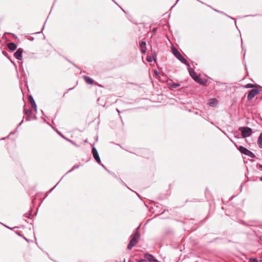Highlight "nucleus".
Listing matches in <instances>:
<instances>
[{"label": "nucleus", "instance_id": "obj_18", "mask_svg": "<svg viewBox=\"0 0 262 262\" xmlns=\"http://www.w3.org/2000/svg\"><path fill=\"white\" fill-rule=\"evenodd\" d=\"M256 86H257V85H255L252 83H248L245 85V88H247V89L254 88H256Z\"/></svg>", "mask_w": 262, "mask_h": 262}, {"label": "nucleus", "instance_id": "obj_25", "mask_svg": "<svg viewBox=\"0 0 262 262\" xmlns=\"http://www.w3.org/2000/svg\"><path fill=\"white\" fill-rule=\"evenodd\" d=\"M153 57H154V60L155 61H156V59H157V57H156V54H155L153 55Z\"/></svg>", "mask_w": 262, "mask_h": 262}, {"label": "nucleus", "instance_id": "obj_6", "mask_svg": "<svg viewBox=\"0 0 262 262\" xmlns=\"http://www.w3.org/2000/svg\"><path fill=\"white\" fill-rule=\"evenodd\" d=\"M23 52V50L21 48H19L17 49L16 52L14 53V57L18 60H21L22 59V53Z\"/></svg>", "mask_w": 262, "mask_h": 262}, {"label": "nucleus", "instance_id": "obj_3", "mask_svg": "<svg viewBox=\"0 0 262 262\" xmlns=\"http://www.w3.org/2000/svg\"><path fill=\"white\" fill-rule=\"evenodd\" d=\"M208 79L209 78L206 75L198 73V84L206 86L207 83L208 82Z\"/></svg>", "mask_w": 262, "mask_h": 262}, {"label": "nucleus", "instance_id": "obj_7", "mask_svg": "<svg viewBox=\"0 0 262 262\" xmlns=\"http://www.w3.org/2000/svg\"><path fill=\"white\" fill-rule=\"evenodd\" d=\"M92 152L93 154L94 158L96 160V161L99 163L100 162V159L99 156L98 152L95 147H93L92 149Z\"/></svg>", "mask_w": 262, "mask_h": 262}, {"label": "nucleus", "instance_id": "obj_14", "mask_svg": "<svg viewBox=\"0 0 262 262\" xmlns=\"http://www.w3.org/2000/svg\"><path fill=\"white\" fill-rule=\"evenodd\" d=\"M177 58L179 60H180L182 63H183L187 66L188 65L186 59L185 58H184L181 54L178 57H177Z\"/></svg>", "mask_w": 262, "mask_h": 262}, {"label": "nucleus", "instance_id": "obj_24", "mask_svg": "<svg viewBox=\"0 0 262 262\" xmlns=\"http://www.w3.org/2000/svg\"><path fill=\"white\" fill-rule=\"evenodd\" d=\"M257 166L258 167V168L262 170V165L261 164H258L257 165Z\"/></svg>", "mask_w": 262, "mask_h": 262}, {"label": "nucleus", "instance_id": "obj_19", "mask_svg": "<svg viewBox=\"0 0 262 262\" xmlns=\"http://www.w3.org/2000/svg\"><path fill=\"white\" fill-rule=\"evenodd\" d=\"M169 86L172 89L176 88L180 85V84L178 83H169Z\"/></svg>", "mask_w": 262, "mask_h": 262}, {"label": "nucleus", "instance_id": "obj_8", "mask_svg": "<svg viewBox=\"0 0 262 262\" xmlns=\"http://www.w3.org/2000/svg\"><path fill=\"white\" fill-rule=\"evenodd\" d=\"M187 68L190 75L195 81H196V75L195 72L192 69H191L189 64L187 66Z\"/></svg>", "mask_w": 262, "mask_h": 262}, {"label": "nucleus", "instance_id": "obj_31", "mask_svg": "<svg viewBox=\"0 0 262 262\" xmlns=\"http://www.w3.org/2000/svg\"><path fill=\"white\" fill-rule=\"evenodd\" d=\"M72 170V169L70 170L69 171V172H70V171H71Z\"/></svg>", "mask_w": 262, "mask_h": 262}, {"label": "nucleus", "instance_id": "obj_5", "mask_svg": "<svg viewBox=\"0 0 262 262\" xmlns=\"http://www.w3.org/2000/svg\"><path fill=\"white\" fill-rule=\"evenodd\" d=\"M259 93V91L257 89L251 90L248 94L247 99L250 100L252 99L256 95Z\"/></svg>", "mask_w": 262, "mask_h": 262}, {"label": "nucleus", "instance_id": "obj_17", "mask_svg": "<svg viewBox=\"0 0 262 262\" xmlns=\"http://www.w3.org/2000/svg\"><path fill=\"white\" fill-rule=\"evenodd\" d=\"M257 143L260 148H262V133L260 134Z\"/></svg>", "mask_w": 262, "mask_h": 262}, {"label": "nucleus", "instance_id": "obj_29", "mask_svg": "<svg viewBox=\"0 0 262 262\" xmlns=\"http://www.w3.org/2000/svg\"><path fill=\"white\" fill-rule=\"evenodd\" d=\"M259 180H260V181H262V176L259 178Z\"/></svg>", "mask_w": 262, "mask_h": 262}, {"label": "nucleus", "instance_id": "obj_28", "mask_svg": "<svg viewBox=\"0 0 262 262\" xmlns=\"http://www.w3.org/2000/svg\"><path fill=\"white\" fill-rule=\"evenodd\" d=\"M214 10L215 11L217 12H220V13H223L222 12H220V11H218V10H216V9H214Z\"/></svg>", "mask_w": 262, "mask_h": 262}, {"label": "nucleus", "instance_id": "obj_2", "mask_svg": "<svg viewBox=\"0 0 262 262\" xmlns=\"http://www.w3.org/2000/svg\"><path fill=\"white\" fill-rule=\"evenodd\" d=\"M238 130L241 132L242 136L243 138L250 137L252 133V129L249 127H239Z\"/></svg>", "mask_w": 262, "mask_h": 262}, {"label": "nucleus", "instance_id": "obj_13", "mask_svg": "<svg viewBox=\"0 0 262 262\" xmlns=\"http://www.w3.org/2000/svg\"><path fill=\"white\" fill-rule=\"evenodd\" d=\"M171 50H172L173 54L174 55V56L176 58L178 57L181 54L180 53V52L176 48H175L173 46L171 47Z\"/></svg>", "mask_w": 262, "mask_h": 262}, {"label": "nucleus", "instance_id": "obj_1", "mask_svg": "<svg viewBox=\"0 0 262 262\" xmlns=\"http://www.w3.org/2000/svg\"><path fill=\"white\" fill-rule=\"evenodd\" d=\"M140 238V233L138 229L136 230L135 234H134L133 236L131 238L130 242L128 245L127 248L128 249H131L133 247H134L135 245H136V244L138 243V240Z\"/></svg>", "mask_w": 262, "mask_h": 262}, {"label": "nucleus", "instance_id": "obj_23", "mask_svg": "<svg viewBox=\"0 0 262 262\" xmlns=\"http://www.w3.org/2000/svg\"><path fill=\"white\" fill-rule=\"evenodd\" d=\"M154 73L157 75V76H159V73L156 70H154Z\"/></svg>", "mask_w": 262, "mask_h": 262}, {"label": "nucleus", "instance_id": "obj_16", "mask_svg": "<svg viewBox=\"0 0 262 262\" xmlns=\"http://www.w3.org/2000/svg\"><path fill=\"white\" fill-rule=\"evenodd\" d=\"M83 78L85 81V82L88 83V84H93V80L90 77H89L86 76H83Z\"/></svg>", "mask_w": 262, "mask_h": 262}, {"label": "nucleus", "instance_id": "obj_30", "mask_svg": "<svg viewBox=\"0 0 262 262\" xmlns=\"http://www.w3.org/2000/svg\"><path fill=\"white\" fill-rule=\"evenodd\" d=\"M156 29H154V31H156Z\"/></svg>", "mask_w": 262, "mask_h": 262}, {"label": "nucleus", "instance_id": "obj_26", "mask_svg": "<svg viewBox=\"0 0 262 262\" xmlns=\"http://www.w3.org/2000/svg\"><path fill=\"white\" fill-rule=\"evenodd\" d=\"M138 262H146L145 260V259H141Z\"/></svg>", "mask_w": 262, "mask_h": 262}, {"label": "nucleus", "instance_id": "obj_4", "mask_svg": "<svg viewBox=\"0 0 262 262\" xmlns=\"http://www.w3.org/2000/svg\"><path fill=\"white\" fill-rule=\"evenodd\" d=\"M238 150L242 154L247 155L252 158H254L256 157L255 155L253 152L243 146H240L238 148Z\"/></svg>", "mask_w": 262, "mask_h": 262}, {"label": "nucleus", "instance_id": "obj_15", "mask_svg": "<svg viewBox=\"0 0 262 262\" xmlns=\"http://www.w3.org/2000/svg\"><path fill=\"white\" fill-rule=\"evenodd\" d=\"M8 47L9 50L11 51H14L17 48V46L15 43L13 42H10L8 45Z\"/></svg>", "mask_w": 262, "mask_h": 262}, {"label": "nucleus", "instance_id": "obj_20", "mask_svg": "<svg viewBox=\"0 0 262 262\" xmlns=\"http://www.w3.org/2000/svg\"><path fill=\"white\" fill-rule=\"evenodd\" d=\"M249 262H258V260L257 259L250 258L249 259Z\"/></svg>", "mask_w": 262, "mask_h": 262}, {"label": "nucleus", "instance_id": "obj_22", "mask_svg": "<svg viewBox=\"0 0 262 262\" xmlns=\"http://www.w3.org/2000/svg\"><path fill=\"white\" fill-rule=\"evenodd\" d=\"M225 84V83H223V82L216 81V85L218 86H220L221 85H223V84Z\"/></svg>", "mask_w": 262, "mask_h": 262}, {"label": "nucleus", "instance_id": "obj_12", "mask_svg": "<svg viewBox=\"0 0 262 262\" xmlns=\"http://www.w3.org/2000/svg\"><path fill=\"white\" fill-rule=\"evenodd\" d=\"M29 100H30V103L31 104L32 106L34 108V111L35 112H37V105L35 103V102L33 97L31 95L29 96Z\"/></svg>", "mask_w": 262, "mask_h": 262}, {"label": "nucleus", "instance_id": "obj_21", "mask_svg": "<svg viewBox=\"0 0 262 262\" xmlns=\"http://www.w3.org/2000/svg\"><path fill=\"white\" fill-rule=\"evenodd\" d=\"M147 61L148 62H151L152 61V58L151 56H149L147 57Z\"/></svg>", "mask_w": 262, "mask_h": 262}, {"label": "nucleus", "instance_id": "obj_10", "mask_svg": "<svg viewBox=\"0 0 262 262\" xmlns=\"http://www.w3.org/2000/svg\"><path fill=\"white\" fill-rule=\"evenodd\" d=\"M218 103V100L216 98H211L209 99L208 104L210 106L215 107Z\"/></svg>", "mask_w": 262, "mask_h": 262}, {"label": "nucleus", "instance_id": "obj_27", "mask_svg": "<svg viewBox=\"0 0 262 262\" xmlns=\"http://www.w3.org/2000/svg\"><path fill=\"white\" fill-rule=\"evenodd\" d=\"M230 140L232 142H233V143L234 144V145H236V144L235 142H234V141H233L231 138H230Z\"/></svg>", "mask_w": 262, "mask_h": 262}, {"label": "nucleus", "instance_id": "obj_9", "mask_svg": "<svg viewBox=\"0 0 262 262\" xmlns=\"http://www.w3.org/2000/svg\"><path fill=\"white\" fill-rule=\"evenodd\" d=\"M145 258L150 262H159L157 259H155L152 255L148 253L145 254Z\"/></svg>", "mask_w": 262, "mask_h": 262}, {"label": "nucleus", "instance_id": "obj_11", "mask_svg": "<svg viewBox=\"0 0 262 262\" xmlns=\"http://www.w3.org/2000/svg\"><path fill=\"white\" fill-rule=\"evenodd\" d=\"M140 47L141 48V52L142 53L145 54L146 52V42L144 41H142L140 44Z\"/></svg>", "mask_w": 262, "mask_h": 262}]
</instances>
